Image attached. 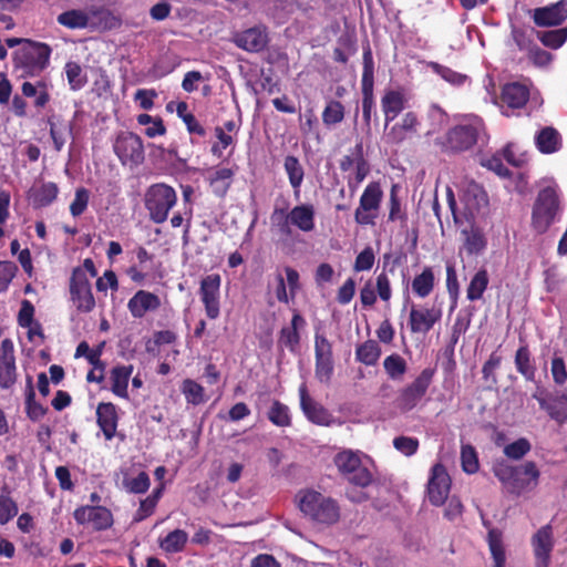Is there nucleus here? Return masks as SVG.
Here are the masks:
<instances>
[{"label":"nucleus","mask_w":567,"mask_h":567,"mask_svg":"<svg viewBox=\"0 0 567 567\" xmlns=\"http://www.w3.org/2000/svg\"><path fill=\"white\" fill-rule=\"evenodd\" d=\"M383 368L389 379L399 381L402 380L406 373L408 363L400 354L392 353L384 359Z\"/></svg>","instance_id":"nucleus-42"},{"label":"nucleus","mask_w":567,"mask_h":567,"mask_svg":"<svg viewBox=\"0 0 567 567\" xmlns=\"http://www.w3.org/2000/svg\"><path fill=\"white\" fill-rule=\"evenodd\" d=\"M188 534L183 529H174L158 540L159 548L166 554H177L185 549Z\"/></svg>","instance_id":"nucleus-36"},{"label":"nucleus","mask_w":567,"mask_h":567,"mask_svg":"<svg viewBox=\"0 0 567 567\" xmlns=\"http://www.w3.org/2000/svg\"><path fill=\"white\" fill-rule=\"evenodd\" d=\"M284 168L288 176L289 184L293 189V196L296 199H299L301 185L305 177L303 166L297 156L287 155L284 159Z\"/></svg>","instance_id":"nucleus-30"},{"label":"nucleus","mask_w":567,"mask_h":567,"mask_svg":"<svg viewBox=\"0 0 567 567\" xmlns=\"http://www.w3.org/2000/svg\"><path fill=\"white\" fill-rule=\"evenodd\" d=\"M234 177V171L227 167H221L215 171L209 177V185L213 193L217 197H225L228 193Z\"/></svg>","instance_id":"nucleus-37"},{"label":"nucleus","mask_w":567,"mask_h":567,"mask_svg":"<svg viewBox=\"0 0 567 567\" xmlns=\"http://www.w3.org/2000/svg\"><path fill=\"white\" fill-rule=\"evenodd\" d=\"M176 203V190L165 183L152 184L144 195V206L154 224L166 221Z\"/></svg>","instance_id":"nucleus-4"},{"label":"nucleus","mask_w":567,"mask_h":567,"mask_svg":"<svg viewBox=\"0 0 567 567\" xmlns=\"http://www.w3.org/2000/svg\"><path fill=\"white\" fill-rule=\"evenodd\" d=\"M514 363L517 372L522 374L526 381H535L536 367L532 360V353L526 342H523L516 350Z\"/></svg>","instance_id":"nucleus-32"},{"label":"nucleus","mask_w":567,"mask_h":567,"mask_svg":"<svg viewBox=\"0 0 567 567\" xmlns=\"http://www.w3.org/2000/svg\"><path fill=\"white\" fill-rule=\"evenodd\" d=\"M51 52L47 43L25 40L13 54L14 66L22 71L21 76L39 75L49 65Z\"/></svg>","instance_id":"nucleus-3"},{"label":"nucleus","mask_w":567,"mask_h":567,"mask_svg":"<svg viewBox=\"0 0 567 567\" xmlns=\"http://www.w3.org/2000/svg\"><path fill=\"white\" fill-rule=\"evenodd\" d=\"M360 456L352 451H342L334 456V464L342 476L361 463Z\"/></svg>","instance_id":"nucleus-50"},{"label":"nucleus","mask_w":567,"mask_h":567,"mask_svg":"<svg viewBox=\"0 0 567 567\" xmlns=\"http://www.w3.org/2000/svg\"><path fill=\"white\" fill-rule=\"evenodd\" d=\"M434 368H425L408 385L402 388L396 398V406L402 412H410L422 401L433 382Z\"/></svg>","instance_id":"nucleus-5"},{"label":"nucleus","mask_w":567,"mask_h":567,"mask_svg":"<svg viewBox=\"0 0 567 567\" xmlns=\"http://www.w3.org/2000/svg\"><path fill=\"white\" fill-rule=\"evenodd\" d=\"M17 514V503L9 495H0V525L9 523Z\"/></svg>","instance_id":"nucleus-60"},{"label":"nucleus","mask_w":567,"mask_h":567,"mask_svg":"<svg viewBox=\"0 0 567 567\" xmlns=\"http://www.w3.org/2000/svg\"><path fill=\"white\" fill-rule=\"evenodd\" d=\"M299 399L300 409L309 422L320 426H330L333 423L332 414L309 394L306 383L299 386Z\"/></svg>","instance_id":"nucleus-13"},{"label":"nucleus","mask_w":567,"mask_h":567,"mask_svg":"<svg viewBox=\"0 0 567 567\" xmlns=\"http://www.w3.org/2000/svg\"><path fill=\"white\" fill-rule=\"evenodd\" d=\"M532 547L535 556V567H548L550 554L554 548L551 525L542 526L532 537Z\"/></svg>","instance_id":"nucleus-18"},{"label":"nucleus","mask_w":567,"mask_h":567,"mask_svg":"<svg viewBox=\"0 0 567 567\" xmlns=\"http://www.w3.org/2000/svg\"><path fill=\"white\" fill-rule=\"evenodd\" d=\"M268 34L265 28L254 27L234 35V43L248 52H260L268 44Z\"/></svg>","instance_id":"nucleus-22"},{"label":"nucleus","mask_w":567,"mask_h":567,"mask_svg":"<svg viewBox=\"0 0 567 567\" xmlns=\"http://www.w3.org/2000/svg\"><path fill=\"white\" fill-rule=\"evenodd\" d=\"M58 194V185L53 182H48L32 188L29 193V199L34 208H43L51 205L56 199Z\"/></svg>","instance_id":"nucleus-31"},{"label":"nucleus","mask_w":567,"mask_h":567,"mask_svg":"<svg viewBox=\"0 0 567 567\" xmlns=\"http://www.w3.org/2000/svg\"><path fill=\"white\" fill-rule=\"evenodd\" d=\"M59 24L68 29H84L89 25L90 18L86 12L71 9L60 13L56 18Z\"/></svg>","instance_id":"nucleus-39"},{"label":"nucleus","mask_w":567,"mask_h":567,"mask_svg":"<svg viewBox=\"0 0 567 567\" xmlns=\"http://www.w3.org/2000/svg\"><path fill=\"white\" fill-rule=\"evenodd\" d=\"M533 398L538 402L542 410L546 411L550 419L559 424L567 421V394L550 395L544 388L537 386Z\"/></svg>","instance_id":"nucleus-16"},{"label":"nucleus","mask_w":567,"mask_h":567,"mask_svg":"<svg viewBox=\"0 0 567 567\" xmlns=\"http://www.w3.org/2000/svg\"><path fill=\"white\" fill-rule=\"evenodd\" d=\"M25 413L31 421H39L48 412V408L35 401V392L31 377H27Z\"/></svg>","instance_id":"nucleus-38"},{"label":"nucleus","mask_w":567,"mask_h":567,"mask_svg":"<svg viewBox=\"0 0 567 567\" xmlns=\"http://www.w3.org/2000/svg\"><path fill=\"white\" fill-rule=\"evenodd\" d=\"M535 145L542 154H553L561 147V136L553 126L539 130L535 135Z\"/></svg>","instance_id":"nucleus-29"},{"label":"nucleus","mask_w":567,"mask_h":567,"mask_svg":"<svg viewBox=\"0 0 567 567\" xmlns=\"http://www.w3.org/2000/svg\"><path fill=\"white\" fill-rule=\"evenodd\" d=\"M461 462L464 472L474 474L478 471L480 464L477 453L472 445L467 444L462 446Z\"/></svg>","instance_id":"nucleus-53"},{"label":"nucleus","mask_w":567,"mask_h":567,"mask_svg":"<svg viewBox=\"0 0 567 567\" xmlns=\"http://www.w3.org/2000/svg\"><path fill=\"white\" fill-rule=\"evenodd\" d=\"M374 60L371 48L367 44L362 54V117L367 125H370L371 115L374 107Z\"/></svg>","instance_id":"nucleus-7"},{"label":"nucleus","mask_w":567,"mask_h":567,"mask_svg":"<svg viewBox=\"0 0 567 567\" xmlns=\"http://www.w3.org/2000/svg\"><path fill=\"white\" fill-rule=\"evenodd\" d=\"M16 359L13 343L3 339L0 348V388L9 389L16 383Z\"/></svg>","instance_id":"nucleus-21"},{"label":"nucleus","mask_w":567,"mask_h":567,"mask_svg":"<svg viewBox=\"0 0 567 567\" xmlns=\"http://www.w3.org/2000/svg\"><path fill=\"white\" fill-rule=\"evenodd\" d=\"M384 126H389L405 107V96L400 90H386L381 99Z\"/></svg>","instance_id":"nucleus-25"},{"label":"nucleus","mask_w":567,"mask_h":567,"mask_svg":"<svg viewBox=\"0 0 567 567\" xmlns=\"http://www.w3.org/2000/svg\"><path fill=\"white\" fill-rule=\"evenodd\" d=\"M488 286V274L487 270L480 269L471 279L470 285L466 289V297L471 301L478 300L483 297L484 291Z\"/></svg>","instance_id":"nucleus-45"},{"label":"nucleus","mask_w":567,"mask_h":567,"mask_svg":"<svg viewBox=\"0 0 567 567\" xmlns=\"http://www.w3.org/2000/svg\"><path fill=\"white\" fill-rule=\"evenodd\" d=\"M390 221L406 220V214L401 209V202L398 196V186L393 185L390 190L389 198V217Z\"/></svg>","instance_id":"nucleus-56"},{"label":"nucleus","mask_w":567,"mask_h":567,"mask_svg":"<svg viewBox=\"0 0 567 567\" xmlns=\"http://www.w3.org/2000/svg\"><path fill=\"white\" fill-rule=\"evenodd\" d=\"M220 285L219 274L205 276L199 284L198 295L208 319L216 320L220 316Z\"/></svg>","instance_id":"nucleus-9"},{"label":"nucleus","mask_w":567,"mask_h":567,"mask_svg":"<svg viewBox=\"0 0 567 567\" xmlns=\"http://www.w3.org/2000/svg\"><path fill=\"white\" fill-rule=\"evenodd\" d=\"M344 105L340 101L330 100L322 111V123L327 127L334 126L344 120Z\"/></svg>","instance_id":"nucleus-43"},{"label":"nucleus","mask_w":567,"mask_h":567,"mask_svg":"<svg viewBox=\"0 0 567 567\" xmlns=\"http://www.w3.org/2000/svg\"><path fill=\"white\" fill-rule=\"evenodd\" d=\"M561 212L560 197L556 186L542 188L534 202L530 225L537 234L546 233Z\"/></svg>","instance_id":"nucleus-2"},{"label":"nucleus","mask_w":567,"mask_h":567,"mask_svg":"<svg viewBox=\"0 0 567 567\" xmlns=\"http://www.w3.org/2000/svg\"><path fill=\"white\" fill-rule=\"evenodd\" d=\"M383 198V190L378 182L369 183L359 199L354 220L361 226H374Z\"/></svg>","instance_id":"nucleus-6"},{"label":"nucleus","mask_w":567,"mask_h":567,"mask_svg":"<svg viewBox=\"0 0 567 567\" xmlns=\"http://www.w3.org/2000/svg\"><path fill=\"white\" fill-rule=\"evenodd\" d=\"M462 234L464 236V249L467 255L477 256L486 249L487 239L481 228L472 226L470 229L463 230Z\"/></svg>","instance_id":"nucleus-33"},{"label":"nucleus","mask_w":567,"mask_h":567,"mask_svg":"<svg viewBox=\"0 0 567 567\" xmlns=\"http://www.w3.org/2000/svg\"><path fill=\"white\" fill-rule=\"evenodd\" d=\"M306 326L305 318L295 311L289 327H284L279 332L278 343L291 352H296L300 343L299 330Z\"/></svg>","instance_id":"nucleus-26"},{"label":"nucleus","mask_w":567,"mask_h":567,"mask_svg":"<svg viewBox=\"0 0 567 567\" xmlns=\"http://www.w3.org/2000/svg\"><path fill=\"white\" fill-rule=\"evenodd\" d=\"M530 443L527 439L520 437L504 449V454L512 460H520L530 451Z\"/></svg>","instance_id":"nucleus-58"},{"label":"nucleus","mask_w":567,"mask_h":567,"mask_svg":"<svg viewBox=\"0 0 567 567\" xmlns=\"http://www.w3.org/2000/svg\"><path fill=\"white\" fill-rule=\"evenodd\" d=\"M487 543L494 559V567H505V549L503 545L502 532L493 528L488 530Z\"/></svg>","instance_id":"nucleus-40"},{"label":"nucleus","mask_w":567,"mask_h":567,"mask_svg":"<svg viewBox=\"0 0 567 567\" xmlns=\"http://www.w3.org/2000/svg\"><path fill=\"white\" fill-rule=\"evenodd\" d=\"M536 37L544 47L550 50H558L567 41V27L547 31L538 30L536 31Z\"/></svg>","instance_id":"nucleus-41"},{"label":"nucleus","mask_w":567,"mask_h":567,"mask_svg":"<svg viewBox=\"0 0 567 567\" xmlns=\"http://www.w3.org/2000/svg\"><path fill=\"white\" fill-rule=\"evenodd\" d=\"M477 128L473 125H457L446 136L445 148L452 153L470 150L477 142Z\"/></svg>","instance_id":"nucleus-19"},{"label":"nucleus","mask_w":567,"mask_h":567,"mask_svg":"<svg viewBox=\"0 0 567 567\" xmlns=\"http://www.w3.org/2000/svg\"><path fill=\"white\" fill-rule=\"evenodd\" d=\"M267 416L268 420L276 426L288 427L291 425L289 408L278 400L272 402Z\"/></svg>","instance_id":"nucleus-46"},{"label":"nucleus","mask_w":567,"mask_h":567,"mask_svg":"<svg viewBox=\"0 0 567 567\" xmlns=\"http://www.w3.org/2000/svg\"><path fill=\"white\" fill-rule=\"evenodd\" d=\"M435 286V276L434 271L431 267L426 266L423 268L422 272L416 275L411 284L413 293L419 298L429 297Z\"/></svg>","instance_id":"nucleus-34"},{"label":"nucleus","mask_w":567,"mask_h":567,"mask_svg":"<svg viewBox=\"0 0 567 567\" xmlns=\"http://www.w3.org/2000/svg\"><path fill=\"white\" fill-rule=\"evenodd\" d=\"M96 423L106 441L113 440L117 434L120 416L117 406L112 402H100L96 406Z\"/></svg>","instance_id":"nucleus-20"},{"label":"nucleus","mask_w":567,"mask_h":567,"mask_svg":"<svg viewBox=\"0 0 567 567\" xmlns=\"http://www.w3.org/2000/svg\"><path fill=\"white\" fill-rule=\"evenodd\" d=\"M375 261V255L372 247H365L361 252L358 254L353 269L357 272L370 270Z\"/></svg>","instance_id":"nucleus-63"},{"label":"nucleus","mask_w":567,"mask_h":567,"mask_svg":"<svg viewBox=\"0 0 567 567\" xmlns=\"http://www.w3.org/2000/svg\"><path fill=\"white\" fill-rule=\"evenodd\" d=\"M451 489V477L441 463H436L431 468V474L427 482V497L433 506H442Z\"/></svg>","instance_id":"nucleus-11"},{"label":"nucleus","mask_w":567,"mask_h":567,"mask_svg":"<svg viewBox=\"0 0 567 567\" xmlns=\"http://www.w3.org/2000/svg\"><path fill=\"white\" fill-rule=\"evenodd\" d=\"M70 296L76 309L81 312H90L95 307L89 277L80 268H74L70 278Z\"/></svg>","instance_id":"nucleus-10"},{"label":"nucleus","mask_w":567,"mask_h":567,"mask_svg":"<svg viewBox=\"0 0 567 567\" xmlns=\"http://www.w3.org/2000/svg\"><path fill=\"white\" fill-rule=\"evenodd\" d=\"M351 485L365 488L373 482V474L362 462L343 476Z\"/></svg>","instance_id":"nucleus-48"},{"label":"nucleus","mask_w":567,"mask_h":567,"mask_svg":"<svg viewBox=\"0 0 567 567\" xmlns=\"http://www.w3.org/2000/svg\"><path fill=\"white\" fill-rule=\"evenodd\" d=\"M133 365H115L110 371L111 391L121 399H128V382L133 373Z\"/></svg>","instance_id":"nucleus-28"},{"label":"nucleus","mask_w":567,"mask_h":567,"mask_svg":"<svg viewBox=\"0 0 567 567\" xmlns=\"http://www.w3.org/2000/svg\"><path fill=\"white\" fill-rule=\"evenodd\" d=\"M315 375L319 382L328 384L334 370L333 358H315Z\"/></svg>","instance_id":"nucleus-52"},{"label":"nucleus","mask_w":567,"mask_h":567,"mask_svg":"<svg viewBox=\"0 0 567 567\" xmlns=\"http://www.w3.org/2000/svg\"><path fill=\"white\" fill-rule=\"evenodd\" d=\"M65 75L68 79V83L72 91H79L83 89L87 83L86 73L83 71L82 66L74 61H69L64 66Z\"/></svg>","instance_id":"nucleus-44"},{"label":"nucleus","mask_w":567,"mask_h":567,"mask_svg":"<svg viewBox=\"0 0 567 567\" xmlns=\"http://www.w3.org/2000/svg\"><path fill=\"white\" fill-rule=\"evenodd\" d=\"M287 217L292 226L303 233H310L315 229L316 210L312 204H300L287 210Z\"/></svg>","instance_id":"nucleus-27"},{"label":"nucleus","mask_w":567,"mask_h":567,"mask_svg":"<svg viewBox=\"0 0 567 567\" xmlns=\"http://www.w3.org/2000/svg\"><path fill=\"white\" fill-rule=\"evenodd\" d=\"M393 446L400 453L405 456H412L417 452L419 449V440L416 437L411 436H396L393 440Z\"/></svg>","instance_id":"nucleus-61"},{"label":"nucleus","mask_w":567,"mask_h":567,"mask_svg":"<svg viewBox=\"0 0 567 567\" xmlns=\"http://www.w3.org/2000/svg\"><path fill=\"white\" fill-rule=\"evenodd\" d=\"M125 488L133 494H143L150 488V476L146 472L142 471L136 477L124 480Z\"/></svg>","instance_id":"nucleus-54"},{"label":"nucleus","mask_w":567,"mask_h":567,"mask_svg":"<svg viewBox=\"0 0 567 567\" xmlns=\"http://www.w3.org/2000/svg\"><path fill=\"white\" fill-rule=\"evenodd\" d=\"M19 268L13 261H0V293L6 292L16 277Z\"/></svg>","instance_id":"nucleus-55"},{"label":"nucleus","mask_w":567,"mask_h":567,"mask_svg":"<svg viewBox=\"0 0 567 567\" xmlns=\"http://www.w3.org/2000/svg\"><path fill=\"white\" fill-rule=\"evenodd\" d=\"M73 517L79 525H91L97 532L111 528L114 522L112 512L100 505L80 506Z\"/></svg>","instance_id":"nucleus-12"},{"label":"nucleus","mask_w":567,"mask_h":567,"mask_svg":"<svg viewBox=\"0 0 567 567\" xmlns=\"http://www.w3.org/2000/svg\"><path fill=\"white\" fill-rule=\"evenodd\" d=\"M527 58L535 66L538 68H547L554 61V55L539 48L537 44L527 52Z\"/></svg>","instance_id":"nucleus-59"},{"label":"nucleus","mask_w":567,"mask_h":567,"mask_svg":"<svg viewBox=\"0 0 567 567\" xmlns=\"http://www.w3.org/2000/svg\"><path fill=\"white\" fill-rule=\"evenodd\" d=\"M532 19L538 28L561 25L567 20V0H559L545 7L535 8Z\"/></svg>","instance_id":"nucleus-14"},{"label":"nucleus","mask_w":567,"mask_h":567,"mask_svg":"<svg viewBox=\"0 0 567 567\" xmlns=\"http://www.w3.org/2000/svg\"><path fill=\"white\" fill-rule=\"evenodd\" d=\"M427 66L437 75H440L444 81L449 82L452 85L461 86L466 80L467 75L462 74L452 70L449 66L442 65L437 62L431 61L427 63Z\"/></svg>","instance_id":"nucleus-47"},{"label":"nucleus","mask_w":567,"mask_h":567,"mask_svg":"<svg viewBox=\"0 0 567 567\" xmlns=\"http://www.w3.org/2000/svg\"><path fill=\"white\" fill-rule=\"evenodd\" d=\"M114 152L123 165L137 166L144 162L145 153L142 138L132 132L121 133L114 143Z\"/></svg>","instance_id":"nucleus-8"},{"label":"nucleus","mask_w":567,"mask_h":567,"mask_svg":"<svg viewBox=\"0 0 567 567\" xmlns=\"http://www.w3.org/2000/svg\"><path fill=\"white\" fill-rule=\"evenodd\" d=\"M499 100L502 107L523 109L529 100V89L518 82L506 83L502 87Z\"/></svg>","instance_id":"nucleus-23"},{"label":"nucleus","mask_w":567,"mask_h":567,"mask_svg":"<svg viewBox=\"0 0 567 567\" xmlns=\"http://www.w3.org/2000/svg\"><path fill=\"white\" fill-rule=\"evenodd\" d=\"M287 209L288 204H286L282 208L276 206L271 214V220L277 229V233L284 238H289L292 235V224L291 220H289V217H287Z\"/></svg>","instance_id":"nucleus-49"},{"label":"nucleus","mask_w":567,"mask_h":567,"mask_svg":"<svg viewBox=\"0 0 567 567\" xmlns=\"http://www.w3.org/2000/svg\"><path fill=\"white\" fill-rule=\"evenodd\" d=\"M300 512L312 523L332 526L340 520L341 507L337 499L308 488L297 494Z\"/></svg>","instance_id":"nucleus-1"},{"label":"nucleus","mask_w":567,"mask_h":567,"mask_svg":"<svg viewBox=\"0 0 567 567\" xmlns=\"http://www.w3.org/2000/svg\"><path fill=\"white\" fill-rule=\"evenodd\" d=\"M442 318V311L440 308H427L423 306L413 305L409 315V327L412 333L430 332L436 322Z\"/></svg>","instance_id":"nucleus-17"},{"label":"nucleus","mask_w":567,"mask_h":567,"mask_svg":"<svg viewBox=\"0 0 567 567\" xmlns=\"http://www.w3.org/2000/svg\"><path fill=\"white\" fill-rule=\"evenodd\" d=\"M89 199H90V192L84 187L78 188L75 190L74 199L70 204L71 215L73 217L81 216L87 208Z\"/></svg>","instance_id":"nucleus-57"},{"label":"nucleus","mask_w":567,"mask_h":567,"mask_svg":"<svg viewBox=\"0 0 567 567\" xmlns=\"http://www.w3.org/2000/svg\"><path fill=\"white\" fill-rule=\"evenodd\" d=\"M420 121L417 115L410 111L403 114L402 118L393 124L390 128H385V143L391 145L402 144L404 141L417 134Z\"/></svg>","instance_id":"nucleus-15"},{"label":"nucleus","mask_w":567,"mask_h":567,"mask_svg":"<svg viewBox=\"0 0 567 567\" xmlns=\"http://www.w3.org/2000/svg\"><path fill=\"white\" fill-rule=\"evenodd\" d=\"M161 307V299L157 295L146 291L138 290L128 300L127 308L132 317L135 319L143 318L147 311H155Z\"/></svg>","instance_id":"nucleus-24"},{"label":"nucleus","mask_w":567,"mask_h":567,"mask_svg":"<svg viewBox=\"0 0 567 567\" xmlns=\"http://www.w3.org/2000/svg\"><path fill=\"white\" fill-rule=\"evenodd\" d=\"M48 122L50 125V136L53 141L54 148L56 152H60L65 144V136H64L65 132L68 131L71 134L72 130H73V125L68 124V125H61L60 127H58V125L54 122H52L51 120H49Z\"/></svg>","instance_id":"nucleus-62"},{"label":"nucleus","mask_w":567,"mask_h":567,"mask_svg":"<svg viewBox=\"0 0 567 567\" xmlns=\"http://www.w3.org/2000/svg\"><path fill=\"white\" fill-rule=\"evenodd\" d=\"M520 470L517 466H511L504 463L497 464L494 467L495 476L507 487L511 481L516 477Z\"/></svg>","instance_id":"nucleus-64"},{"label":"nucleus","mask_w":567,"mask_h":567,"mask_svg":"<svg viewBox=\"0 0 567 567\" xmlns=\"http://www.w3.org/2000/svg\"><path fill=\"white\" fill-rule=\"evenodd\" d=\"M181 389L188 403L198 405L204 402V388L196 381L186 379Z\"/></svg>","instance_id":"nucleus-51"},{"label":"nucleus","mask_w":567,"mask_h":567,"mask_svg":"<svg viewBox=\"0 0 567 567\" xmlns=\"http://www.w3.org/2000/svg\"><path fill=\"white\" fill-rule=\"evenodd\" d=\"M382 350L380 344L372 339L360 343L355 349V360L368 367H373L378 363Z\"/></svg>","instance_id":"nucleus-35"}]
</instances>
